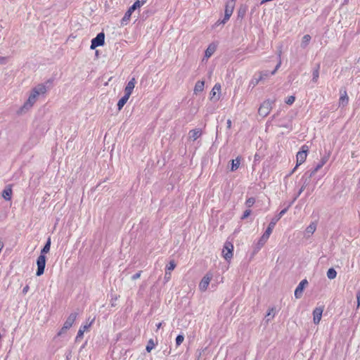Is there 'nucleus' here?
<instances>
[{"label": "nucleus", "instance_id": "29", "mask_svg": "<svg viewBox=\"0 0 360 360\" xmlns=\"http://www.w3.org/2000/svg\"><path fill=\"white\" fill-rule=\"evenodd\" d=\"M328 278L332 280L337 276V272L333 268H330L326 273Z\"/></svg>", "mask_w": 360, "mask_h": 360}, {"label": "nucleus", "instance_id": "24", "mask_svg": "<svg viewBox=\"0 0 360 360\" xmlns=\"http://www.w3.org/2000/svg\"><path fill=\"white\" fill-rule=\"evenodd\" d=\"M241 157H237L236 159L231 161V171L236 170L240 164Z\"/></svg>", "mask_w": 360, "mask_h": 360}, {"label": "nucleus", "instance_id": "36", "mask_svg": "<svg viewBox=\"0 0 360 360\" xmlns=\"http://www.w3.org/2000/svg\"><path fill=\"white\" fill-rule=\"evenodd\" d=\"M175 267H176V264H175L174 261H173V260L170 261L169 264L167 266L166 271L170 273V271L174 270Z\"/></svg>", "mask_w": 360, "mask_h": 360}, {"label": "nucleus", "instance_id": "39", "mask_svg": "<svg viewBox=\"0 0 360 360\" xmlns=\"http://www.w3.org/2000/svg\"><path fill=\"white\" fill-rule=\"evenodd\" d=\"M255 202V199L254 198H249L245 202V205L248 207H251L254 205Z\"/></svg>", "mask_w": 360, "mask_h": 360}, {"label": "nucleus", "instance_id": "20", "mask_svg": "<svg viewBox=\"0 0 360 360\" xmlns=\"http://www.w3.org/2000/svg\"><path fill=\"white\" fill-rule=\"evenodd\" d=\"M205 82L203 81H198L195 83V87H194V93L197 94L199 92H201L204 89Z\"/></svg>", "mask_w": 360, "mask_h": 360}, {"label": "nucleus", "instance_id": "31", "mask_svg": "<svg viewBox=\"0 0 360 360\" xmlns=\"http://www.w3.org/2000/svg\"><path fill=\"white\" fill-rule=\"evenodd\" d=\"M275 316V308L271 307L269 309L267 314L266 315V322H269Z\"/></svg>", "mask_w": 360, "mask_h": 360}, {"label": "nucleus", "instance_id": "48", "mask_svg": "<svg viewBox=\"0 0 360 360\" xmlns=\"http://www.w3.org/2000/svg\"><path fill=\"white\" fill-rule=\"evenodd\" d=\"M29 290V285H25L22 289V293L25 295Z\"/></svg>", "mask_w": 360, "mask_h": 360}, {"label": "nucleus", "instance_id": "9", "mask_svg": "<svg viewBox=\"0 0 360 360\" xmlns=\"http://www.w3.org/2000/svg\"><path fill=\"white\" fill-rule=\"evenodd\" d=\"M105 42V34L100 32L97 36L91 40V49H95L96 47L102 46Z\"/></svg>", "mask_w": 360, "mask_h": 360}, {"label": "nucleus", "instance_id": "4", "mask_svg": "<svg viewBox=\"0 0 360 360\" xmlns=\"http://www.w3.org/2000/svg\"><path fill=\"white\" fill-rule=\"evenodd\" d=\"M328 159H329V154L322 157L321 159L319 161V162L314 167V169L310 171V174L308 176V178L315 177V174L323 168V165L328 162Z\"/></svg>", "mask_w": 360, "mask_h": 360}, {"label": "nucleus", "instance_id": "41", "mask_svg": "<svg viewBox=\"0 0 360 360\" xmlns=\"http://www.w3.org/2000/svg\"><path fill=\"white\" fill-rule=\"evenodd\" d=\"M295 101V97L293 96H290L288 97L287 100L285 101V103L288 105H292Z\"/></svg>", "mask_w": 360, "mask_h": 360}, {"label": "nucleus", "instance_id": "47", "mask_svg": "<svg viewBox=\"0 0 360 360\" xmlns=\"http://www.w3.org/2000/svg\"><path fill=\"white\" fill-rule=\"evenodd\" d=\"M7 58L6 57H0V64H6Z\"/></svg>", "mask_w": 360, "mask_h": 360}, {"label": "nucleus", "instance_id": "11", "mask_svg": "<svg viewBox=\"0 0 360 360\" xmlns=\"http://www.w3.org/2000/svg\"><path fill=\"white\" fill-rule=\"evenodd\" d=\"M308 284V281L306 279L302 280L295 290V297L296 298H300L302 295L303 290L305 285Z\"/></svg>", "mask_w": 360, "mask_h": 360}, {"label": "nucleus", "instance_id": "23", "mask_svg": "<svg viewBox=\"0 0 360 360\" xmlns=\"http://www.w3.org/2000/svg\"><path fill=\"white\" fill-rule=\"evenodd\" d=\"M316 229V224L314 222H312L306 228L305 233H306V234L311 235L315 232Z\"/></svg>", "mask_w": 360, "mask_h": 360}, {"label": "nucleus", "instance_id": "6", "mask_svg": "<svg viewBox=\"0 0 360 360\" xmlns=\"http://www.w3.org/2000/svg\"><path fill=\"white\" fill-rule=\"evenodd\" d=\"M212 277H213V274L210 272L207 273L203 276V278H202V280L199 284V290L201 292H205L207 290Z\"/></svg>", "mask_w": 360, "mask_h": 360}, {"label": "nucleus", "instance_id": "25", "mask_svg": "<svg viewBox=\"0 0 360 360\" xmlns=\"http://www.w3.org/2000/svg\"><path fill=\"white\" fill-rule=\"evenodd\" d=\"M320 65L317 64L316 68L313 70L312 82L316 83L319 77Z\"/></svg>", "mask_w": 360, "mask_h": 360}, {"label": "nucleus", "instance_id": "18", "mask_svg": "<svg viewBox=\"0 0 360 360\" xmlns=\"http://www.w3.org/2000/svg\"><path fill=\"white\" fill-rule=\"evenodd\" d=\"M235 1L236 0H229L225 6V11L226 13L232 14L233 12V9L235 7Z\"/></svg>", "mask_w": 360, "mask_h": 360}, {"label": "nucleus", "instance_id": "3", "mask_svg": "<svg viewBox=\"0 0 360 360\" xmlns=\"http://www.w3.org/2000/svg\"><path fill=\"white\" fill-rule=\"evenodd\" d=\"M275 100L267 99L264 101L260 105L258 110V113L263 117L267 116L270 112L272 105L274 103Z\"/></svg>", "mask_w": 360, "mask_h": 360}, {"label": "nucleus", "instance_id": "35", "mask_svg": "<svg viewBox=\"0 0 360 360\" xmlns=\"http://www.w3.org/2000/svg\"><path fill=\"white\" fill-rule=\"evenodd\" d=\"M134 11V10H131V8L130 7L128 11L125 13L123 18H122V20L123 21H125V20H128L130 17H131V13Z\"/></svg>", "mask_w": 360, "mask_h": 360}, {"label": "nucleus", "instance_id": "14", "mask_svg": "<svg viewBox=\"0 0 360 360\" xmlns=\"http://www.w3.org/2000/svg\"><path fill=\"white\" fill-rule=\"evenodd\" d=\"M78 316L77 312L71 313L64 323L65 328H70Z\"/></svg>", "mask_w": 360, "mask_h": 360}, {"label": "nucleus", "instance_id": "5", "mask_svg": "<svg viewBox=\"0 0 360 360\" xmlns=\"http://www.w3.org/2000/svg\"><path fill=\"white\" fill-rule=\"evenodd\" d=\"M46 260V259L45 255H39L37 259V270L36 272V275L37 276H40L44 273Z\"/></svg>", "mask_w": 360, "mask_h": 360}, {"label": "nucleus", "instance_id": "37", "mask_svg": "<svg viewBox=\"0 0 360 360\" xmlns=\"http://www.w3.org/2000/svg\"><path fill=\"white\" fill-rule=\"evenodd\" d=\"M231 15L232 14L224 12V19L221 21H218L217 23L218 24H225L226 22V21L229 20Z\"/></svg>", "mask_w": 360, "mask_h": 360}, {"label": "nucleus", "instance_id": "8", "mask_svg": "<svg viewBox=\"0 0 360 360\" xmlns=\"http://www.w3.org/2000/svg\"><path fill=\"white\" fill-rule=\"evenodd\" d=\"M233 245L231 242H226L222 250L223 257L226 260H230L233 257Z\"/></svg>", "mask_w": 360, "mask_h": 360}, {"label": "nucleus", "instance_id": "40", "mask_svg": "<svg viewBox=\"0 0 360 360\" xmlns=\"http://www.w3.org/2000/svg\"><path fill=\"white\" fill-rule=\"evenodd\" d=\"M184 337L182 335H179L176 338V346H179L184 341Z\"/></svg>", "mask_w": 360, "mask_h": 360}, {"label": "nucleus", "instance_id": "45", "mask_svg": "<svg viewBox=\"0 0 360 360\" xmlns=\"http://www.w3.org/2000/svg\"><path fill=\"white\" fill-rule=\"evenodd\" d=\"M171 278V274L169 272L166 271L164 277L165 281L168 282Z\"/></svg>", "mask_w": 360, "mask_h": 360}, {"label": "nucleus", "instance_id": "2", "mask_svg": "<svg viewBox=\"0 0 360 360\" xmlns=\"http://www.w3.org/2000/svg\"><path fill=\"white\" fill-rule=\"evenodd\" d=\"M307 184H304V185L302 186V187L300 188L297 195L294 198L292 202L288 205V207L282 210L279 214H278L277 217L273 218L271 221V222L269 223L267 229H270L271 230V233H272V231L275 226V225L277 224V221L281 218V217L283 215H284L286 212L288 211V209L290 206H291L292 203H293V202L297 199V198L302 193V191H304V189L307 187Z\"/></svg>", "mask_w": 360, "mask_h": 360}, {"label": "nucleus", "instance_id": "33", "mask_svg": "<svg viewBox=\"0 0 360 360\" xmlns=\"http://www.w3.org/2000/svg\"><path fill=\"white\" fill-rule=\"evenodd\" d=\"M155 347V343H154V341L153 339H150L148 342V344L146 345V350L148 352H150L151 350L154 348Z\"/></svg>", "mask_w": 360, "mask_h": 360}, {"label": "nucleus", "instance_id": "16", "mask_svg": "<svg viewBox=\"0 0 360 360\" xmlns=\"http://www.w3.org/2000/svg\"><path fill=\"white\" fill-rule=\"evenodd\" d=\"M202 135V130L200 129H194L189 131L188 139L192 141H195Z\"/></svg>", "mask_w": 360, "mask_h": 360}, {"label": "nucleus", "instance_id": "21", "mask_svg": "<svg viewBox=\"0 0 360 360\" xmlns=\"http://www.w3.org/2000/svg\"><path fill=\"white\" fill-rule=\"evenodd\" d=\"M257 74L259 75V77H261L262 82L265 81L271 75H272L271 74V72H269V70L260 71V72H257Z\"/></svg>", "mask_w": 360, "mask_h": 360}, {"label": "nucleus", "instance_id": "50", "mask_svg": "<svg viewBox=\"0 0 360 360\" xmlns=\"http://www.w3.org/2000/svg\"><path fill=\"white\" fill-rule=\"evenodd\" d=\"M245 13V10L242 11L241 9L239 10L238 15L239 16H243Z\"/></svg>", "mask_w": 360, "mask_h": 360}, {"label": "nucleus", "instance_id": "34", "mask_svg": "<svg viewBox=\"0 0 360 360\" xmlns=\"http://www.w3.org/2000/svg\"><path fill=\"white\" fill-rule=\"evenodd\" d=\"M281 51H280L279 53H278V62L276 66L275 67L274 70L271 72V74L272 75H275L276 72H277V70H278V68L281 67Z\"/></svg>", "mask_w": 360, "mask_h": 360}, {"label": "nucleus", "instance_id": "44", "mask_svg": "<svg viewBox=\"0 0 360 360\" xmlns=\"http://www.w3.org/2000/svg\"><path fill=\"white\" fill-rule=\"evenodd\" d=\"M141 273H142V271H139V272H137L136 274H135L134 275L132 276L131 279L136 280V279L139 278L141 275Z\"/></svg>", "mask_w": 360, "mask_h": 360}, {"label": "nucleus", "instance_id": "49", "mask_svg": "<svg viewBox=\"0 0 360 360\" xmlns=\"http://www.w3.org/2000/svg\"><path fill=\"white\" fill-rule=\"evenodd\" d=\"M231 124H232L231 120L229 119L226 122L227 129H231Z\"/></svg>", "mask_w": 360, "mask_h": 360}, {"label": "nucleus", "instance_id": "1", "mask_svg": "<svg viewBox=\"0 0 360 360\" xmlns=\"http://www.w3.org/2000/svg\"><path fill=\"white\" fill-rule=\"evenodd\" d=\"M46 92V87L43 84H39L33 88L30 92V94L28 97L27 101L23 104V105L18 110L17 113L18 115H22L27 112L33 105L36 103L38 96L40 94H44Z\"/></svg>", "mask_w": 360, "mask_h": 360}, {"label": "nucleus", "instance_id": "42", "mask_svg": "<svg viewBox=\"0 0 360 360\" xmlns=\"http://www.w3.org/2000/svg\"><path fill=\"white\" fill-rule=\"evenodd\" d=\"M69 328H65V325L63 324V326L61 328V329L58 333V336H60L63 334L65 333L68 330H69Z\"/></svg>", "mask_w": 360, "mask_h": 360}, {"label": "nucleus", "instance_id": "52", "mask_svg": "<svg viewBox=\"0 0 360 360\" xmlns=\"http://www.w3.org/2000/svg\"><path fill=\"white\" fill-rule=\"evenodd\" d=\"M141 2H143V4L146 3V0H141Z\"/></svg>", "mask_w": 360, "mask_h": 360}, {"label": "nucleus", "instance_id": "19", "mask_svg": "<svg viewBox=\"0 0 360 360\" xmlns=\"http://www.w3.org/2000/svg\"><path fill=\"white\" fill-rule=\"evenodd\" d=\"M130 96L129 95H127V94H125L124 95L123 97H122L118 103H117V108H118V110H120L123 106L126 104V103L127 102V101L129 100Z\"/></svg>", "mask_w": 360, "mask_h": 360}, {"label": "nucleus", "instance_id": "28", "mask_svg": "<svg viewBox=\"0 0 360 360\" xmlns=\"http://www.w3.org/2000/svg\"><path fill=\"white\" fill-rule=\"evenodd\" d=\"M349 98L347 95V92L345 91L344 94L341 95L340 98V105H345L348 103Z\"/></svg>", "mask_w": 360, "mask_h": 360}, {"label": "nucleus", "instance_id": "7", "mask_svg": "<svg viewBox=\"0 0 360 360\" xmlns=\"http://www.w3.org/2000/svg\"><path fill=\"white\" fill-rule=\"evenodd\" d=\"M309 150V147L306 145H304L302 146L301 150H300L296 155L297 158V165L298 166L303 163L307 158V152Z\"/></svg>", "mask_w": 360, "mask_h": 360}, {"label": "nucleus", "instance_id": "10", "mask_svg": "<svg viewBox=\"0 0 360 360\" xmlns=\"http://www.w3.org/2000/svg\"><path fill=\"white\" fill-rule=\"evenodd\" d=\"M271 233L270 229H266V230L265 231L264 234L262 236V237L260 238V239L259 240V241L257 244V248L258 249H260L262 247H263V245L266 243V242L269 239Z\"/></svg>", "mask_w": 360, "mask_h": 360}, {"label": "nucleus", "instance_id": "22", "mask_svg": "<svg viewBox=\"0 0 360 360\" xmlns=\"http://www.w3.org/2000/svg\"><path fill=\"white\" fill-rule=\"evenodd\" d=\"M50 248H51V238H49L45 245L41 250L40 255H45V254L48 253L50 250Z\"/></svg>", "mask_w": 360, "mask_h": 360}, {"label": "nucleus", "instance_id": "26", "mask_svg": "<svg viewBox=\"0 0 360 360\" xmlns=\"http://www.w3.org/2000/svg\"><path fill=\"white\" fill-rule=\"evenodd\" d=\"M260 82H262L261 77H259L257 74H255V75L254 76L253 79L250 82V86H252V87H255Z\"/></svg>", "mask_w": 360, "mask_h": 360}, {"label": "nucleus", "instance_id": "32", "mask_svg": "<svg viewBox=\"0 0 360 360\" xmlns=\"http://www.w3.org/2000/svg\"><path fill=\"white\" fill-rule=\"evenodd\" d=\"M221 86L219 84H216L210 92L211 98H214L216 95V91H220Z\"/></svg>", "mask_w": 360, "mask_h": 360}, {"label": "nucleus", "instance_id": "30", "mask_svg": "<svg viewBox=\"0 0 360 360\" xmlns=\"http://www.w3.org/2000/svg\"><path fill=\"white\" fill-rule=\"evenodd\" d=\"M215 51V47L214 46L210 45L205 51V57L210 58Z\"/></svg>", "mask_w": 360, "mask_h": 360}, {"label": "nucleus", "instance_id": "46", "mask_svg": "<svg viewBox=\"0 0 360 360\" xmlns=\"http://www.w3.org/2000/svg\"><path fill=\"white\" fill-rule=\"evenodd\" d=\"M356 300H357V308L360 306V290H359L356 293Z\"/></svg>", "mask_w": 360, "mask_h": 360}, {"label": "nucleus", "instance_id": "15", "mask_svg": "<svg viewBox=\"0 0 360 360\" xmlns=\"http://www.w3.org/2000/svg\"><path fill=\"white\" fill-rule=\"evenodd\" d=\"M2 198L6 200H11L12 197V185H7L1 193Z\"/></svg>", "mask_w": 360, "mask_h": 360}, {"label": "nucleus", "instance_id": "43", "mask_svg": "<svg viewBox=\"0 0 360 360\" xmlns=\"http://www.w3.org/2000/svg\"><path fill=\"white\" fill-rule=\"evenodd\" d=\"M251 214V210H246L243 216L241 217V219H246L247 217H248L250 216V214Z\"/></svg>", "mask_w": 360, "mask_h": 360}, {"label": "nucleus", "instance_id": "13", "mask_svg": "<svg viewBox=\"0 0 360 360\" xmlns=\"http://www.w3.org/2000/svg\"><path fill=\"white\" fill-rule=\"evenodd\" d=\"M323 309L322 307H316L313 311V321L315 324H319L322 316Z\"/></svg>", "mask_w": 360, "mask_h": 360}, {"label": "nucleus", "instance_id": "17", "mask_svg": "<svg viewBox=\"0 0 360 360\" xmlns=\"http://www.w3.org/2000/svg\"><path fill=\"white\" fill-rule=\"evenodd\" d=\"M136 84L135 78H132L127 84L124 89V94L131 96Z\"/></svg>", "mask_w": 360, "mask_h": 360}, {"label": "nucleus", "instance_id": "27", "mask_svg": "<svg viewBox=\"0 0 360 360\" xmlns=\"http://www.w3.org/2000/svg\"><path fill=\"white\" fill-rule=\"evenodd\" d=\"M311 40V36L309 34H305L303 37H302V43H301V46L302 48H305L309 42Z\"/></svg>", "mask_w": 360, "mask_h": 360}, {"label": "nucleus", "instance_id": "38", "mask_svg": "<svg viewBox=\"0 0 360 360\" xmlns=\"http://www.w3.org/2000/svg\"><path fill=\"white\" fill-rule=\"evenodd\" d=\"M143 5V2H141L140 0H137L134 3V4L131 6V10H136L138 8H140L141 6Z\"/></svg>", "mask_w": 360, "mask_h": 360}, {"label": "nucleus", "instance_id": "12", "mask_svg": "<svg viewBox=\"0 0 360 360\" xmlns=\"http://www.w3.org/2000/svg\"><path fill=\"white\" fill-rule=\"evenodd\" d=\"M94 321L95 318H93L89 323H86V325L80 327L76 337L77 340L83 338L84 333L90 328V326L92 325Z\"/></svg>", "mask_w": 360, "mask_h": 360}, {"label": "nucleus", "instance_id": "51", "mask_svg": "<svg viewBox=\"0 0 360 360\" xmlns=\"http://www.w3.org/2000/svg\"><path fill=\"white\" fill-rule=\"evenodd\" d=\"M162 326V323H159L158 325H157V329H159L160 328V327Z\"/></svg>", "mask_w": 360, "mask_h": 360}]
</instances>
